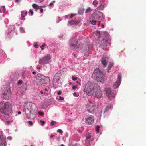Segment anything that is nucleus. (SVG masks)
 <instances>
[{"label": "nucleus", "mask_w": 146, "mask_h": 146, "mask_svg": "<svg viewBox=\"0 0 146 146\" xmlns=\"http://www.w3.org/2000/svg\"><path fill=\"white\" fill-rule=\"evenodd\" d=\"M60 77H59L58 76L55 75L53 78V80L54 81H56V82H58L57 80H58L60 79Z\"/></svg>", "instance_id": "obj_23"}, {"label": "nucleus", "mask_w": 146, "mask_h": 146, "mask_svg": "<svg viewBox=\"0 0 146 146\" xmlns=\"http://www.w3.org/2000/svg\"><path fill=\"white\" fill-rule=\"evenodd\" d=\"M38 114L40 115L41 116H43L44 114V113L43 112H41L40 111H38Z\"/></svg>", "instance_id": "obj_39"}, {"label": "nucleus", "mask_w": 146, "mask_h": 146, "mask_svg": "<svg viewBox=\"0 0 146 146\" xmlns=\"http://www.w3.org/2000/svg\"><path fill=\"white\" fill-rule=\"evenodd\" d=\"M21 0H15V2H19Z\"/></svg>", "instance_id": "obj_58"}, {"label": "nucleus", "mask_w": 146, "mask_h": 146, "mask_svg": "<svg viewBox=\"0 0 146 146\" xmlns=\"http://www.w3.org/2000/svg\"><path fill=\"white\" fill-rule=\"evenodd\" d=\"M7 143L5 141V136L3 135V133L1 132L0 136V146H6Z\"/></svg>", "instance_id": "obj_11"}, {"label": "nucleus", "mask_w": 146, "mask_h": 146, "mask_svg": "<svg viewBox=\"0 0 146 146\" xmlns=\"http://www.w3.org/2000/svg\"><path fill=\"white\" fill-rule=\"evenodd\" d=\"M32 7L34 9H40L42 8V6H39L37 4H33L32 5Z\"/></svg>", "instance_id": "obj_18"}, {"label": "nucleus", "mask_w": 146, "mask_h": 146, "mask_svg": "<svg viewBox=\"0 0 146 146\" xmlns=\"http://www.w3.org/2000/svg\"><path fill=\"white\" fill-rule=\"evenodd\" d=\"M91 106L89 109H87V111L89 112L93 113L94 112L95 105L92 104L91 101H89V103L86 106V108H89Z\"/></svg>", "instance_id": "obj_12"}, {"label": "nucleus", "mask_w": 146, "mask_h": 146, "mask_svg": "<svg viewBox=\"0 0 146 146\" xmlns=\"http://www.w3.org/2000/svg\"><path fill=\"white\" fill-rule=\"evenodd\" d=\"M92 11V10L91 8L90 7H89L86 10L85 12L86 13H87Z\"/></svg>", "instance_id": "obj_26"}, {"label": "nucleus", "mask_w": 146, "mask_h": 146, "mask_svg": "<svg viewBox=\"0 0 146 146\" xmlns=\"http://www.w3.org/2000/svg\"><path fill=\"white\" fill-rule=\"evenodd\" d=\"M113 106L111 104H108L106 106L104 111V113H105L107 111L109 110L112 109Z\"/></svg>", "instance_id": "obj_16"}, {"label": "nucleus", "mask_w": 146, "mask_h": 146, "mask_svg": "<svg viewBox=\"0 0 146 146\" xmlns=\"http://www.w3.org/2000/svg\"><path fill=\"white\" fill-rule=\"evenodd\" d=\"M36 83L38 85H41L43 84H48L50 82L49 78L40 74H38L36 76Z\"/></svg>", "instance_id": "obj_5"}, {"label": "nucleus", "mask_w": 146, "mask_h": 146, "mask_svg": "<svg viewBox=\"0 0 146 146\" xmlns=\"http://www.w3.org/2000/svg\"><path fill=\"white\" fill-rule=\"evenodd\" d=\"M28 123L30 125H32L33 124V123L31 121H28Z\"/></svg>", "instance_id": "obj_44"}, {"label": "nucleus", "mask_w": 146, "mask_h": 146, "mask_svg": "<svg viewBox=\"0 0 146 146\" xmlns=\"http://www.w3.org/2000/svg\"><path fill=\"white\" fill-rule=\"evenodd\" d=\"M92 46V44L90 45L89 46H88V49H87V50H89L90 48H91Z\"/></svg>", "instance_id": "obj_47"}, {"label": "nucleus", "mask_w": 146, "mask_h": 146, "mask_svg": "<svg viewBox=\"0 0 146 146\" xmlns=\"http://www.w3.org/2000/svg\"><path fill=\"white\" fill-rule=\"evenodd\" d=\"M79 23V21H74V24H75L76 25L77 24H78V23Z\"/></svg>", "instance_id": "obj_48"}, {"label": "nucleus", "mask_w": 146, "mask_h": 146, "mask_svg": "<svg viewBox=\"0 0 146 146\" xmlns=\"http://www.w3.org/2000/svg\"><path fill=\"white\" fill-rule=\"evenodd\" d=\"M108 41H109L108 40H105V43H104V44H100V45L101 46H106V43L107 42H108Z\"/></svg>", "instance_id": "obj_37"}, {"label": "nucleus", "mask_w": 146, "mask_h": 146, "mask_svg": "<svg viewBox=\"0 0 146 146\" xmlns=\"http://www.w3.org/2000/svg\"><path fill=\"white\" fill-rule=\"evenodd\" d=\"M103 14L99 11H96L94 12L92 14L91 18L92 19L96 20V21H98V25L100 24L101 21L102 19Z\"/></svg>", "instance_id": "obj_7"}, {"label": "nucleus", "mask_w": 146, "mask_h": 146, "mask_svg": "<svg viewBox=\"0 0 146 146\" xmlns=\"http://www.w3.org/2000/svg\"><path fill=\"white\" fill-rule=\"evenodd\" d=\"M34 46L36 48H38V45H37V43H36V44L34 45Z\"/></svg>", "instance_id": "obj_49"}, {"label": "nucleus", "mask_w": 146, "mask_h": 146, "mask_svg": "<svg viewBox=\"0 0 146 146\" xmlns=\"http://www.w3.org/2000/svg\"><path fill=\"white\" fill-rule=\"evenodd\" d=\"M40 122L41 123H42V125L43 126L44 124L45 123L44 121L42 120H41L40 121Z\"/></svg>", "instance_id": "obj_46"}, {"label": "nucleus", "mask_w": 146, "mask_h": 146, "mask_svg": "<svg viewBox=\"0 0 146 146\" xmlns=\"http://www.w3.org/2000/svg\"><path fill=\"white\" fill-rule=\"evenodd\" d=\"M96 21V20L94 19H92L90 21L91 22V24L93 25H95Z\"/></svg>", "instance_id": "obj_28"}, {"label": "nucleus", "mask_w": 146, "mask_h": 146, "mask_svg": "<svg viewBox=\"0 0 146 146\" xmlns=\"http://www.w3.org/2000/svg\"><path fill=\"white\" fill-rule=\"evenodd\" d=\"M68 17V15H66L65 16V17L66 19Z\"/></svg>", "instance_id": "obj_64"}, {"label": "nucleus", "mask_w": 146, "mask_h": 146, "mask_svg": "<svg viewBox=\"0 0 146 146\" xmlns=\"http://www.w3.org/2000/svg\"><path fill=\"white\" fill-rule=\"evenodd\" d=\"M20 31L21 33H25V31L24 29L22 27H21L20 28Z\"/></svg>", "instance_id": "obj_30"}, {"label": "nucleus", "mask_w": 146, "mask_h": 146, "mask_svg": "<svg viewBox=\"0 0 146 146\" xmlns=\"http://www.w3.org/2000/svg\"><path fill=\"white\" fill-rule=\"evenodd\" d=\"M121 74H119L118 76V79L116 82L113 84V87L114 88H116L118 87L120 84L121 81Z\"/></svg>", "instance_id": "obj_13"}, {"label": "nucleus", "mask_w": 146, "mask_h": 146, "mask_svg": "<svg viewBox=\"0 0 146 146\" xmlns=\"http://www.w3.org/2000/svg\"><path fill=\"white\" fill-rule=\"evenodd\" d=\"M76 15L75 14H71L70 16V18H72L74 16Z\"/></svg>", "instance_id": "obj_43"}, {"label": "nucleus", "mask_w": 146, "mask_h": 146, "mask_svg": "<svg viewBox=\"0 0 146 146\" xmlns=\"http://www.w3.org/2000/svg\"><path fill=\"white\" fill-rule=\"evenodd\" d=\"M73 95L74 96L77 97L78 96V95L76 92H74L73 93Z\"/></svg>", "instance_id": "obj_41"}, {"label": "nucleus", "mask_w": 146, "mask_h": 146, "mask_svg": "<svg viewBox=\"0 0 146 146\" xmlns=\"http://www.w3.org/2000/svg\"><path fill=\"white\" fill-rule=\"evenodd\" d=\"M94 119V118L93 116L90 115L85 119V122L87 124H91L93 123Z\"/></svg>", "instance_id": "obj_15"}, {"label": "nucleus", "mask_w": 146, "mask_h": 146, "mask_svg": "<svg viewBox=\"0 0 146 146\" xmlns=\"http://www.w3.org/2000/svg\"><path fill=\"white\" fill-rule=\"evenodd\" d=\"M54 135H51V136H50V137L51 138L52 137H54Z\"/></svg>", "instance_id": "obj_61"}, {"label": "nucleus", "mask_w": 146, "mask_h": 146, "mask_svg": "<svg viewBox=\"0 0 146 146\" xmlns=\"http://www.w3.org/2000/svg\"><path fill=\"white\" fill-rule=\"evenodd\" d=\"M2 93L4 98L9 100L11 97V91L9 86H4L2 88Z\"/></svg>", "instance_id": "obj_6"}, {"label": "nucleus", "mask_w": 146, "mask_h": 146, "mask_svg": "<svg viewBox=\"0 0 146 146\" xmlns=\"http://www.w3.org/2000/svg\"><path fill=\"white\" fill-rule=\"evenodd\" d=\"M105 92L108 98V100H111L115 97L116 94V91L114 90L111 91L110 89L108 88H105Z\"/></svg>", "instance_id": "obj_8"}, {"label": "nucleus", "mask_w": 146, "mask_h": 146, "mask_svg": "<svg viewBox=\"0 0 146 146\" xmlns=\"http://www.w3.org/2000/svg\"><path fill=\"white\" fill-rule=\"evenodd\" d=\"M25 110H23L27 117L31 119H35L36 115L34 111L36 110V105L33 103L26 102L25 104Z\"/></svg>", "instance_id": "obj_2"}, {"label": "nucleus", "mask_w": 146, "mask_h": 146, "mask_svg": "<svg viewBox=\"0 0 146 146\" xmlns=\"http://www.w3.org/2000/svg\"><path fill=\"white\" fill-rule=\"evenodd\" d=\"M18 114H21V112L20 111H18Z\"/></svg>", "instance_id": "obj_63"}, {"label": "nucleus", "mask_w": 146, "mask_h": 146, "mask_svg": "<svg viewBox=\"0 0 146 146\" xmlns=\"http://www.w3.org/2000/svg\"><path fill=\"white\" fill-rule=\"evenodd\" d=\"M102 0H94L92 4L93 5H97L99 1L100 2L102 1Z\"/></svg>", "instance_id": "obj_24"}, {"label": "nucleus", "mask_w": 146, "mask_h": 146, "mask_svg": "<svg viewBox=\"0 0 146 146\" xmlns=\"http://www.w3.org/2000/svg\"><path fill=\"white\" fill-rule=\"evenodd\" d=\"M36 72L35 71H33L32 72L33 74L35 75L36 74Z\"/></svg>", "instance_id": "obj_55"}, {"label": "nucleus", "mask_w": 146, "mask_h": 146, "mask_svg": "<svg viewBox=\"0 0 146 146\" xmlns=\"http://www.w3.org/2000/svg\"><path fill=\"white\" fill-rule=\"evenodd\" d=\"M92 76L95 78L98 82L103 83L105 80L104 74L98 68H96L94 70L92 74Z\"/></svg>", "instance_id": "obj_3"}, {"label": "nucleus", "mask_w": 146, "mask_h": 146, "mask_svg": "<svg viewBox=\"0 0 146 146\" xmlns=\"http://www.w3.org/2000/svg\"><path fill=\"white\" fill-rule=\"evenodd\" d=\"M108 56L106 54H104L102 58L101 62L104 67H106L108 61Z\"/></svg>", "instance_id": "obj_14"}, {"label": "nucleus", "mask_w": 146, "mask_h": 146, "mask_svg": "<svg viewBox=\"0 0 146 146\" xmlns=\"http://www.w3.org/2000/svg\"><path fill=\"white\" fill-rule=\"evenodd\" d=\"M21 19L23 20H25V18H24V17L25 16L24 14V11H21Z\"/></svg>", "instance_id": "obj_22"}, {"label": "nucleus", "mask_w": 146, "mask_h": 146, "mask_svg": "<svg viewBox=\"0 0 146 146\" xmlns=\"http://www.w3.org/2000/svg\"><path fill=\"white\" fill-rule=\"evenodd\" d=\"M51 59V56L49 54H47L42 58H40L38 61L39 64L43 65L49 63Z\"/></svg>", "instance_id": "obj_9"}, {"label": "nucleus", "mask_w": 146, "mask_h": 146, "mask_svg": "<svg viewBox=\"0 0 146 146\" xmlns=\"http://www.w3.org/2000/svg\"><path fill=\"white\" fill-rule=\"evenodd\" d=\"M78 78L77 77H76L74 76H73L72 77V79L74 81H76L77 80Z\"/></svg>", "instance_id": "obj_34"}, {"label": "nucleus", "mask_w": 146, "mask_h": 146, "mask_svg": "<svg viewBox=\"0 0 146 146\" xmlns=\"http://www.w3.org/2000/svg\"><path fill=\"white\" fill-rule=\"evenodd\" d=\"M57 19H58V21L57 20L56 21V22L57 23H58L59 21H60L61 20V19H60L59 17H57Z\"/></svg>", "instance_id": "obj_42"}, {"label": "nucleus", "mask_w": 146, "mask_h": 146, "mask_svg": "<svg viewBox=\"0 0 146 146\" xmlns=\"http://www.w3.org/2000/svg\"><path fill=\"white\" fill-rule=\"evenodd\" d=\"M40 9V11L41 13H42L43 11V9L41 8Z\"/></svg>", "instance_id": "obj_53"}, {"label": "nucleus", "mask_w": 146, "mask_h": 146, "mask_svg": "<svg viewBox=\"0 0 146 146\" xmlns=\"http://www.w3.org/2000/svg\"><path fill=\"white\" fill-rule=\"evenodd\" d=\"M5 11V6H1V9H0V12L4 13Z\"/></svg>", "instance_id": "obj_21"}, {"label": "nucleus", "mask_w": 146, "mask_h": 146, "mask_svg": "<svg viewBox=\"0 0 146 146\" xmlns=\"http://www.w3.org/2000/svg\"><path fill=\"white\" fill-rule=\"evenodd\" d=\"M24 14L25 16L27 15V11L25 12H24Z\"/></svg>", "instance_id": "obj_57"}, {"label": "nucleus", "mask_w": 146, "mask_h": 146, "mask_svg": "<svg viewBox=\"0 0 146 146\" xmlns=\"http://www.w3.org/2000/svg\"><path fill=\"white\" fill-rule=\"evenodd\" d=\"M29 14H31V16H32L33 15V11L31 9L30 10H29Z\"/></svg>", "instance_id": "obj_32"}, {"label": "nucleus", "mask_w": 146, "mask_h": 146, "mask_svg": "<svg viewBox=\"0 0 146 146\" xmlns=\"http://www.w3.org/2000/svg\"><path fill=\"white\" fill-rule=\"evenodd\" d=\"M57 93L58 95H60L61 94L62 92L61 91H58L57 92Z\"/></svg>", "instance_id": "obj_45"}, {"label": "nucleus", "mask_w": 146, "mask_h": 146, "mask_svg": "<svg viewBox=\"0 0 146 146\" xmlns=\"http://www.w3.org/2000/svg\"><path fill=\"white\" fill-rule=\"evenodd\" d=\"M85 93L88 96H92L98 99L101 98L102 92L97 84L88 82L86 84L84 89Z\"/></svg>", "instance_id": "obj_1"}, {"label": "nucleus", "mask_w": 146, "mask_h": 146, "mask_svg": "<svg viewBox=\"0 0 146 146\" xmlns=\"http://www.w3.org/2000/svg\"><path fill=\"white\" fill-rule=\"evenodd\" d=\"M11 107L10 104L7 102L0 103V111L2 113L8 114L11 112Z\"/></svg>", "instance_id": "obj_4"}, {"label": "nucleus", "mask_w": 146, "mask_h": 146, "mask_svg": "<svg viewBox=\"0 0 146 146\" xmlns=\"http://www.w3.org/2000/svg\"><path fill=\"white\" fill-rule=\"evenodd\" d=\"M63 36H60V38H61V39H62L63 38H62V37H63Z\"/></svg>", "instance_id": "obj_62"}, {"label": "nucleus", "mask_w": 146, "mask_h": 146, "mask_svg": "<svg viewBox=\"0 0 146 146\" xmlns=\"http://www.w3.org/2000/svg\"><path fill=\"white\" fill-rule=\"evenodd\" d=\"M113 63L112 62H110V64L109 65L108 69V70H110V69L111 67L113 66Z\"/></svg>", "instance_id": "obj_27"}, {"label": "nucleus", "mask_w": 146, "mask_h": 146, "mask_svg": "<svg viewBox=\"0 0 146 146\" xmlns=\"http://www.w3.org/2000/svg\"><path fill=\"white\" fill-rule=\"evenodd\" d=\"M59 98H57V99H58V100H59L60 101L63 100H64V98L63 97L60 96L59 97Z\"/></svg>", "instance_id": "obj_31"}, {"label": "nucleus", "mask_w": 146, "mask_h": 146, "mask_svg": "<svg viewBox=\"0 0 146 146\" xmlns=\"http://www.w3.org/2000/svg\"><path fill=\"white\" fill-rule=\"evenodd\" d=\"M104 3H103L101 4L100 5L98 8V9L100 10H102L104 9Z\"/></svg>", "instance_id": "obj_20"}, {"label": "nucleus", "mask_w": 146, "mask_h": 146, "mask_svg": "<svg viewBox=\"0 0 146 146\" xmlns=\"http://www.w3.org/2000/svg\"><path fill=\"white\" fill-rule=\"evenodd\" d=\"M80 11H82V13H83V10H79V12H78V13H79V14H80V15L81 14L80 13Z\"/></svg>", "instance_id": "obj_54"}, {"label": "nucleus", "mask_w": 146, "mask_h": 146, "mask_svg": "<svg viewBox=\"0 0 146 146\" xmlns=\"http://www.w3.org/2000/svg\"><path fill=\"white\" fill-rule=\"evenodd\" d=\"M40 2H41L43 1L44 0H37Z\"/></svg>", "instance_id": "obj_60"}, {"label": "nucleus", "mask_w": 146, "mask_h": 146, "mask_svg": "<svg viewBox=\"0 0 146 146\" xmlns=\"http://www.w3.org/2000/svg\"><path fill=\"white\" fill-rule=\"evenodd\" d=\"M57 131L58 132L60 133L61 134L63 133V131L61 129H58Z\"/></svg>", "instance_id": "obj_33"}, {"label": "nucleus", "mask_w": 146, "mask_h": 146, "mask_svg": "<svg viewBox=\"0 0 146 146\" xmlns=\"http://www.w3.org/2000/svg\"><path fill=\"white\" fill-rule=\"evenodd\" d=\"M78 40L75 38H72L70 41V48L72 49H74L78 48L77 44Z\"/></svg>", "instance_id": "obj_10"}, {"label": "nucleus", "mask_w": 146, "mask_h": 146, "mask_svg": "<svg viewBox=\"0 0 146 146\" xmlns=\"http://www.w3.org/2000/svg\"><path fill=\"white\" fill-rule=\"evenodd\" d=\"M91 137V135L89 134H88L86 136V143H89L90 142L89 139Z\"/></svg>", "instance_id": "obj_19"}, {"label": "nucleus", "mask_w": 146, "mask_h": 146, "mask_svg": "<svg viewBox=\"0 0 146 146\" xmlns=\"http://www.w3.org/2000/svg\"><path fill=\"white\" fill-rule=\"evenodd\" d=\"M74 21L73 20H71L70 21H69L68 23V25H72L74 24Z\"/></svg>", "instance_id": "obj_25"}, {"label": "nucleus", "mask_w": 146, "mask_h": 146, "mask_svg": "<svg viewBox=\"0 0 146 146\" xmlns=\"http://www.w3.org/2000/svg\"><path fill=\"white\" fill-rule=\"evenodd\" d=\"M53 3L52 2H51L49 4V5L48 6H49V7H51V6H52L53 5Z\"/></svg>", "instance_id": "obj_50"}, {"label": "nucleus", "mask_w": 146, "mask_h": 146, "mask_svg": "<svg viewBox=\"0 0 146 146\" xmlns=\"http://www.w3.org/2000/svg\"><path fill=\"white\" fill-rule=\"evenodd\" d=\"M46 44L44 43L43 44V45L40 46L41 50H43L44 49V47L45 46Z\"/></svg>", "instance_id": "obj_35"}, {"label": "nucleus", "mask_w": 146, "mask_h": 146, "mask_svg": "<svg viewBox=\"0 0 146 146\" xmlns=\"http://www.w3.org/2000/svg\"><path fill=\"white\" fill-rule=\"evenodd\" d=\"M40 93L41 94H44L45 95H48V93L47 92H46L44 91V90L43 91L41 90L40 91Z\"/></svg>", "instance_id": "obj_29"}, {"label": "nucleus", "mask_w": 146, "mask_h": 146, "mask_svg": "<svg viewBox=\"0 0 146 146\" xmlns=\"http://www.w3.org/2000/svg\"><path fill=\"white\" fill-rule=\"evenodd\" d=\"M7 139L9 140H11L12 139V137L11 136H9L7 137Z\"/></svg>", "instance_id": "obj_40"}, {"label": "nucleus", "mask_w": 146, "mask_h": 146, "mask_svg": "<svg viewBox=\"0 0 146 146\" xmlns=\"http://www.w3.org/2000/svg\"><path fill=\"white\" fill-rule=\"evenodd\" d=\"M23 83V81L22 80H19L18 82V84H21Z\"/></svg>", "instance_id": "obj_38"}, {"label": "nucleus", "mask_w": 146, "mask_h": 146, "mask_svg": "<svg viewBox=\"0 0 146 146\" xmlns=\"http://www.w3.org/2000/svg\"><path fill=\"white\" fill-rule=\"evenodd\" d=\"M27 84L26 83H23L21 87V90L24 92L26 90L27 88Z\"/></svg>", "instance_id": "obj_17"}, {"label": "nucleus", "mask_w": 146, "mask_h": 146, "mask_svg": "<svg viewBox=\"0 0 146 146\" xmlns=\"http://www.w3.org/2000/svg\"><path fill=\"white\" fill-rule=\"evenodd\" d=\"M44 90L46 92L48 91V90L47 88H45Z\"/></svg>", "instance_id": "obj_56"}, {"label": "nucleus", "mask_w": 146, "mask_h": 146, "mask_svg": "<svg viewBox=\"0 0 146 146\" xmlns=\"http://www.w3.org/2000/svg\"><path fill=\"white\" fill-rule=\"evenodd\" d=\"M76 88V86H74L72 87V89H75Z\"/></svg>", "instance_id": "obj_52"}, {"label": "nucleus", "mask_w": 146, "mask_h": 146, "mask_svg": "<svg viewBox=\"0 0 146 146\" xmlns=\"http://www.w3.org/2000/svg\"><path fill=\"white\" fill-rule=\"evenodd\" d=\"M76 83L77 84H79V85H80V82H79L78 81H76Z\"/></svg>", "instance_id": "obj_59"}, {"label": "nucleus", "mask_w": 146, "mask_h": 146, "mask_svg": "<svg viewBox=\"0 0 146 146\" xmlns=\"http://www.w3.org/2000/svg\"><path fill=\"white\" fill-rule=\"evenodd\" d=\"M54 124V123L53 121H52L51 122V125H53Z\"/></svg>", "instance_id": "obj_51"}, {"label": "nucleus", "mask_w": 146, "mask_h": 146, "mask_svg": "<svg viewBox=\"0 0 146 146\" xmlns=\"http://www.w3.org/2000/svg\"><path fill=\"white\" fill-rule=\"evenodd\" d=\"M100 126L98 125L96 127V131L98 133L99 131Z\"/></svg>", "instance_id": "obj_36"}]
</instances>
